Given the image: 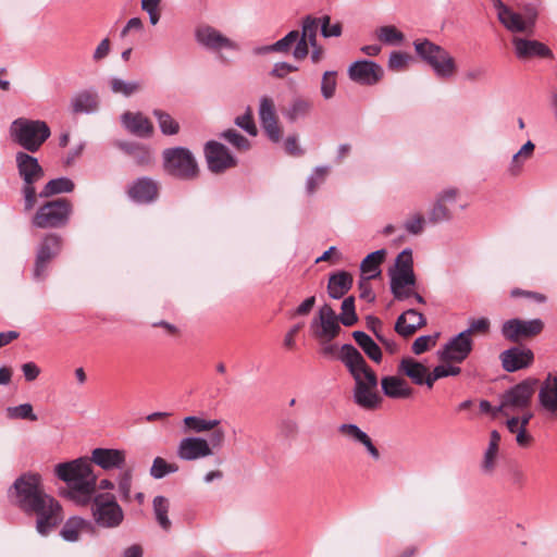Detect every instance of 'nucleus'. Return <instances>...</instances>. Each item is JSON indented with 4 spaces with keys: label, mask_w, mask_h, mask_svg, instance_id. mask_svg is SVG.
<instances>
[{
    "label": "nucleus",
    "mask_w": 557,
    "mask_h": 557,
    "mask_svg": "<svg viewBox=\"0 0 557 557\" xmlns=\"http://www.w3.org/2000/svg\"><path fill=\"white\" fill-rule=\"evenodd\" d=\"M36 183L37 182H23L21 187V194L24 202L23 211L25 213L30 212L35 208L37 199L40 198L39 193H37L35 187Z\"/></svg>",
    "instance_id": "46"
},
{
    "label": "nucleus",
    "mask_w": 557,
    "mask_h": 557,
    "mask_svg": "<svg viewBox=\"0 0 557 557\" xmlns=\"http://www.w3.org/2000/svg\"><path fill=\"white\" fill-rule=\"evenodd\" d=\"M159 189L157 181L148 176H141L128 184L126 195L137 205H150L158 199Z\"/></svg>",
    "instance_id": "12"
},
{
    "label": "nucleus",
    "mask_w": 557,
    "mask_h": 557,
    "mask_svg": "<svg viewBox=\"0 0 557 557\" xmlns=\"http://www.w3.org/2000/svg\"><path fill=\"white\" fill-rule=\"evenodd\" d=\"M339 360L355 380L354 403L366 410L376 409L382 403V397L376 391L379 380L361 352L354 345L344 344L341 347Z\"/></svg>",
    "instance_id": "2"
},
{
    "label": "nucleus",
    "mask_w": 557,
    "mask_h": 557,
    "mask_svg": "<svg viewBox=\"0 0 557 557\" xmlns=\"http://www.w3.org/2000/svg\"><path fill=\"white\" fill-rule=\"evenodd\" d=\"M152 114L157 119L160 131L163 135L172 136L180 132L178 122L174 120L168 112L160 109H154Z\"/></svg>",
    "instance_id": "39"
},
{
    "label": "nucleus",
    "mask_w": 557,
    "mask_h": 557,
    "mask_svg": "<svg viewBox=\"0 0 557 557\" xmlns=\"http://www.w3.org/2000/svg\"><path fill=\"white\" fill-rule=\"evenodd\" d=\"M258 113L261 126L267 133L268 137L272 141L278 143V125L276 121L275 106L273 99L268 96H263L260 99Z\"/></svg>",
    "instance_id": "23"
},
{
    "label": "nucleus",
    "mask_w": 557,
    "mask_h": 557,
    "mask_svg": "<svg viewBox=\"0 0 557 557\" xmlns=\"http://www.w3.org/2000/svg\"><path fill=\"white\" fill-rule=\"evenodd\" d=\"M512 45L515 54L519 60L553 57L552 50L545 44L535 39L513 37Z\"/></svg>",
    "instance_id": "20"
},
{
    "label": "nucleus",
    "mask_w": 557,
    "mask_h": 557,
    "mask_svg": "<svg viewBox=\"0 0 557 557\" xmlns=\"http://www.w3.org/2000/svg\"><path fill=\"white\" fill-rule=\"evenodd\" d=\"M473 349V342L466 336V333H458L453 336L437 351L438 359L443 362L461 363L465 361Z\"/></svg>",
    "instance_id": "11"
},
{
    "label": "nucleus",
    "mask_w": 557,
    "mask_h": 557,
    "mask_svg": "<svg viewBox=\"0 0 557 557\" xmlns=\"http://www.w3.org/2000/svg\"><path fill=\"white\" fill-rule=\"evenodd\" d=\"M339 321L345 326H351L358 321V317L355 310V298L352 296H349L343 300Z\"/></svg>",
    "instance_id": "49"
},
{
    "label": "nucleus",
    "mask_w": 557,
    "mask_h": 557,
    "mask_svg": "<svg viewBox=\"0 0 557 557\" xmlns=\"http://www.w3.org/2000/svg\"><path fill=\"white\" fill-rule=\"evenodd\" d=\"M13 503L26 515H35L36 529L47 535L62 521V507L45 492L41 475L26 472L21 474L10 488Z\"/></svg>",
    "instance_id": "1"
},
{
    "label": "nucleus",
    "mask_w": 557,
    "mask_h": 557,
    "mask_svg": "<svg viewBox=\"0 0 557 557\" xmlns=\"http://www.w3.org/2000/svg\"><path fill=\"white\" fill-rule=\"evenodd\" d=\"M409 57L400 51H393L388 58V67L391 70H401L408 63Z\"/></svg>",
    "instance_id": "63"
},
{
    "label": "nucleus",
    "mask_w": 557,
    "mask_h": 557,
    "mask_svg": "<svg viewBox=\"0 0 557 557\" xmlns=\"http://www.w3.org/2000/svg\"><path fill=\"white\" fill-rule=\"evenodd\" d=\"M349 78L360 85H375L383 76V69L371 60H358L348 67Z\"/></svg>",
    "instance_id": "15"
},
{
    "label": "nucleus",
    "mask_w": 557,
    "mask_h": 557,
    "mask_svg": "<svg viewBox=\"0 0 557 557\" xmlns=\"http://www.w3.org/2000/svg\"><path fill=\"white\" fill-rule=\"evenodd\" d=\"M494 8L497 11V17L499 22L510 32L522 33L530 26L528 22L522 18L519 13L513 12L508 5L502 0H496Z\"/></svg>",
    "instance_id": "26"
},
{
    "label": "nucleus",
    "mask_w": 557,
    "mask_h": 557,
    "mask_svg": "<svg viewBox=\"0 0 557 557\" xmlns=\"http://www.w3.org/2000/svg\"><path fill=\"white\" fill-rule=\"evenodd\" d=\"M220 424V420H206L197 416H188L184 418L185 432L202 433L210 431Z\"/></svg>",
    "instance_id": "41"
},
{
    "label": "nucleus",
    "mask_w": 557,
    "mask_h": 557,
    "mask_svg": "<svg viewBox=\"0 0 557 557\" xmlns=\"http://www.w3.org/2000/svg\"><path fill=\"white\" fill-rule=\"evenodd\" d=\"M537 383L536 379L528 377L513 385L500 396V404L495 411H502L504 416L524 411L530 407Z\"/></svg>",
    "instance_id": "7"
},
{
    "label": "nucleus",
    "mask_w": 557,
    "mask_h": 557,
    "mask_svg": "<svg viewBox=\"0 0 557 557\" xmlns=\"http://www.w3.org/2000/svg\"><path fill=\"white\" fill-rule=\"evenodd\" d=\"M164 171L176 178L193 180L198 165L193 153L184 147L168 148L162 153Z\"/></svg>",
    "instance_id": "8"
},
{
    "label": "nucleus",
    "mask_w": 557,
    "mask_h": 557,
    "mask_svg": "<svg viewBox=\"0 0 557 557\" xmlns=\"http://www.w3.org/2000/svg\"><path fill=\"white\" fill-rule=\"evenodd\" d=\"M436 337L431 335H422L414 339L412 343L411 349L414 355H421L428 351L432 345H435Z\"/></svg>",
    "instance_id": "58"
},
{
    "label": "nucleus",
    "mask_w": 557,
    "mask_h": 557,
    "mask_svg": "<svg viewBox=\"0 0 557 557\" xmlns=\"http://www.w3.org/2000/svg\"><path fill=\"white\" fill-rule=\"evenodd\" d=\"M534 148L535 145L531 140H528L520 150L512 156L508 168L510 174L517 175L521 171L523 162L532 156Z\"/></svg>",
    "instance_id": "42"
},
{
    "label": "nucleus",
    "mask_w": 557,
    "mask_h": 557,
    "mask_svg": "<svg viewBox=\"0 0 557 557\" xmlns=\"http://www.w3.org/2000/svg\"><path fill=\"white\" fill-rule=\"evenodd\" d=\"M98 106V94L91 90L79 91L71 99V110L74 114H89L96 112Z\"/></svg>",
    "instance_id": "31"
},
{
    "label": "nucleus",
    "mask_w": 557,
    "mask_h": 557,
    "mask_svg": "<svg viewBox=\"0 0 557 557\" xmlns=\"http://www.w3.org/2000/svg\"><path fill=\"white\" fill-rule=\"evenodd\" d=\"M413 271V259H412V250L410 248H405L395 260V270L394 271Z\"/></svg>",
    "instance_id": "57"
},
{
    "label": "nucleus",
    "mask_w": 557,
    "mask_h": 557,
    "mask_svg": "<svg viewBox=\"0 0 557 557\" xmlns=\"http://www.w3.org/2000/svg\"><path fill=\"white\" fill-rule=\"evenodd\" d=\"M352 337L363 352L374 362H381L382 350L380 346L363 331H354Z\"/></svg>",
    "instance_id": "36"
},
{
    "label": "nucleus",
    "mask_w": 557,
    "mask_h": 557,
    "mask_svg": "<svg viewBox=\"0 0 557 557\" xmlns=\"http://www.w3.org/2000/svg\"><path fill=\"white\" fill-rule=\"evenodd\" d=\"M543 329L544 323L541 319L521 320L513 318L503 323L500 333L505 339L517 343L521 338H530L540 334Z\"/></svg>",
    "instance_id": "10"
},
{
    "label": "nucleus",
    "mask_w": 557,
    "mask_h": 557,
    "mask_svg": "<svg viewBox=\"0 0 557 557\" xmlns=\"http://www.w3.org/2000/svg\"><path fill=\"white\" fill-rule=\"evenodd\" d=\"M234 122L248 135L256 136L258 134V129L253 120L252 109L250 107H247L245 113L237 116Z\"/></svg>",
    "instance_id": "53"
},
{
    "label": "nucleus",
    "mask_w": 557,
    "mask_h": 557,
    "mask_svg": "<svg viewBox=\"0 0 557 557\" xmlns=\"http://www.w3.org/2000/svg\"><path fill=\"white\" fill-rule=\"evenodd\" d=\"M490 320L487 318H479L470 321V325L467 330H463L462 333H466L468 338H471V335L475 332L487 333L490 330Z\"/></svg>",
    "instance_id": "60"
},
{
    "label": "nucleus",
    "mask_w": 557,
    "mask_h": 557,
    "mask_svg": "<svg viewBox=\"0 0 557 557\" xmlns=\"http://www.w3.org/2000/svg\"><path fill=\"white\" fill-rule=\"evenodd\" d=\"M176 454L180 459L190 461L212 455V448L206 438L189 436L181 440Z\"/></svg>",
    "instance_id": "18"
},
{
    "label": "nucleus",
    "mask_w": 557,
    "mask_h": 557,
    "mask_svg": "<svg viewBox=\"0 0 557 557\" xmlns=\"http://www.w3.org/2000/svg\"><path fill=\"white\" fill-rule=\"evenodd\" d=\"M426 325L425 317L416 309H408L404 311L395 322V332L403 336L409 337L413 335L417 330Z\"/></svg>",
    "instance_id": "24"
},
{
    "label": "nucleus",
    "mask_w": 557,
    "mask_h": 557,
    "mask_svg": "<svg viewBox=\"0 0 557 557\" xmlns=\"http://www.w3.org/2000/svg\"><path fill=\"white\" fill-rule=\"evenodd\" d=\"M205 156L208 168L213 173H222L237 164L235 157L219 141H208L205 146Z\"/></svg>",
    "instance_id": "13"
},
{
    "label": "nucleus",
    "mask_w": 557,
    "mask_h": 557,
    "mask_svg": "<svg viewBox=\"0 0 557 557\" xmlns=\"http://www.w3.org/2000/svg\"><path fill=\"white\" fill-rule=\"evenodd\" d=\"M376 36L381 42L391 46H398L405 39L404 34L393 25L381 26L377 28Z\"/></svg>",
    "instance_id": "43"
},
{
    "label": "nucleus",
    "mask_w": 557,
    "mask_h": 557,
    "mask_svg": "<svg viewBox=\"0 0 557 557\" xmlns=\"http://www.w3.org/2000/svg\"><path fill=\"white\" fill-rule=\"evenodd\" d=\"M196 40L203 47L210 50H220L223 48L236 50L238 46L236 42L231 40L221 34L218 29L212 26H202L196 30Z\"/></svg>",
    "instance_id": "21"
},
{
    "label": "nucleus",
    "mask_w": 557,
    "mask_h": 557,
    "mask_svg": "<svg viewBox=\"0 0 557 557\" xmlns=\"http://www.w3.org/2000/svg\"><path fill=\"white\" fill-rule=\"evenodd\" d=\"M75 188L74 182L65 176L50 180L39 191L40 198H50L60 194L72 193Z\"/></svg>",
    "instance_id": "35"
},
{
    "label": "nucleus",
    "mask_w": 557,
    "mask_h": 557,
    "mask_svg": "<svg viewBox=\"0 0 557 557\" xmlns=\"http://www.w3.org/2000/svg\"><path fill=\"white\" fill-rule=\"evenodd\" d=\"M90 463L94 462L103 470H123L126 455L124 450L114 448H95L91 451Z\"/></svg>",
    "instance_id": "22"
},
{
    "label": "nucleus",
    "mask_w": 557,
    "mask_h": 557,
    "mask_svg": "<svg viewBox=\"0 0 557 557\" xmlns=\"http://www.w3.org/2000/svg\"><path fill=\"white\" fill-rule=\"evenodd\" d=\"M132 157L136 165L141 168L150 165L153 159L150 149L144 145H139Z\"/></svg>",
    "instance_id": "59"
},
{
    "label": "nucleus",
    "mask_w": 557,
    "mask_h": 557,
    "mask_svg": "<svg viewBox=\"0 0 557 557\" xmlns=\"http://www.w3.org/2000/svg\"><path fill=\"white\" fill-rule=\"evenodd\" d=\"M96 531L94 522L81 517L69 518L61 530V536L67 542H75L79 534H94Z\"/></svg>",
    "instance_id": "28"
},
{
    "label": "nucleus",
    "mask_w": 557,
    "mask_h": 557,
    "mask_svg": "<svg viewBox=\"0 0 557 557\" xmlns=\"http://www.w3.org/2000/svg\"><path fill=\"white\" fill-rule=\"evenodd\" d=\"M426 223L428 219L418 212L414 213L411 218L407 219L404 222L403 227L408 234L418 236L423 233Z\"/></svg>",
    "instance_id": "52"
},
{
    "label": "nucleus",
    "mask_w": 557,
    "mask_h": 557,
    "mask_svg": "<svg viewBox=\"0 0 557 557\" xmlns=\"http://www.w3.org/2000/svg\"><path fill=\"white\" fill-rule=\"evenodd\" d=\"M497 453L498 447H495L493 444H488L481 465V469L484 474H492L494 472Z\"/></svg>",
    "instance_id": "56"
},
{
    "label": "nucleus",
    "mask_w": 557,
    "mask_h": 557,
    "mask_svg": "<svg viewBox=\"0 0 557 557\" xmlns=\"http://www.w3.org/2000/svg\"><path fill=\"white\" fill-rule=\"evenodd\" d=\"M371 278H367L364 276H360V280L358 282V288L360 290L359 297L368 302L375 301V294L369 283Z\"/></svg>",
    "instance_id": "62"
},
{
    "label": "nucleus",
    "mask_w": 557,
    "mask_h": 557,
    "mask_svg": "<svg viewBox=\"0 0 557 557\" xmlns=\"http://www.w3.org/2000/svg\"><path fill=\"white\" fill-rule=\"evenodd\" d=\"M63 239L58 234H47L39 243L36 256L48 262L58 257L62 250Z\"/></svg>",
    "instance_id": "32"
},
{
    "label": "nucleus",
    "mask_w": 557,
    "mask_h": 557,
    "mask_svg": "<svg viewBox=\"0 0 557 557\" xmlns=\"http://www.w3.org/2000/svg\"><path fill=\"white\" fill-rule=\"evenodd\" d=\"M123 126L133 135L141 138L150 137L153 133L152 123L140 112H125L122 114Z\"/></svg>",
    "instance_id": "25"
},
{
    "label": "nucleus",
    "mask_w": 557,
    "mask_h": 557,
    "mask_svg": "<svg viewBox=\"0 0 557 557\" xmlns=\"http://www.w3.org/2000/svg\"><path fill=\"white\" fill-rule=\"evenodd\" d=\"M152 509L159 527L165 532L170 531L172 528V522L168 516L170 510V500L162 495H158L152 500Z\"/></svg>",
    "instance_id": "38"
},
{
    "label": "nucleus",
    "mask_w": 557,
    "mask_h": 557,
    "mask_svg": "<svg viewBox=\"0 0 557 557\" xmlns=\"http://www.w3.org/2000/svg\"><path fill=\"white\" fill-rule=\"evenodd\" d=\"M451 219L453 214L449 209L444 203L435 199L428 213V223L436 225L438 223L448 222Z\"/></svg>",
    "instance_id": "44"
},
{
    "label": "nucleus",
    "mask_w": 557,
    "mask_h": 557,
    "mask_svg": "<svg viewBox=\"0 0 557 557\" xmlns=\"http://www.w3.org/2000/svg\"><path fill=\"white\" fill-rule=\"evenodd\" d=\"M413 48L417 57L432 69L436 78L448 81L457 73V62L444 47L428 38H418L413 41Z\"/></svg>",
    "instance_id": "4"
},
{
    "label": "nucleus",
    "mask_w": 557,
    "mask_h": 557,
    "mask_svg": "<svg viewBox=\"0 0 557 557\" xmlns=\"http://www.w3.org/2000/svg\"><path fill=\"white\" fill-rule=\"evenodd\" d=\"M311 108V100L302 97H296L284 110L283 114L289 122H296L298 120L305 119L309 114Z\"/></svg>",
    "instance_id": "37"
},
{
    "label": "nucleus",
    "mask_w": 557,
    "mask_h": 557,
    "mask_svg": "<svg viewBox=\"0 0 557 557\" xmlns=\"http://www.w3.org/2000/svg\"><path fill=\"white\" fill-rule=\"evenodd\" d=\"M94 521L97 525L106 529L117 528L123 519L124 512L111 493L94 494L90 500Z\"/></svg>",
    "instance_id": "9"
},
{
    "label": "nucleus",
    "mask_w": 557,
    "mask_h": 557,
    "mask_svg": "<svg viewBox=\"0 0 557 557\" xmlns=\"http://www.w3.org/2000/svg\"><path fill=\"white\" fill-rule=\"evenodd\" d=\"M352 275L347 271H337L330 275L327 294L333 299H341L352 287Z\"/></svg>",
    "instance_id": "30"
},
{
    "label": "nucleus",
    "mask_w": 557,
    "mask_h": 557,
    "mask_svg": "<svg viewBox=\"0 0 557 557\" xmlns=\"http://www.w3.org/2000/svg\"><path fill=\"white\" fill-rule=\"evenodd\" d=\"M398 372L408 376L414 384L422 385L424 384V375L428 369L421 362L408 357L401 359L398 366Z\"/></svg>",
    "instance_id": "34"
},
{
    "label": "nucleus",
    "mask_w": 557,
    "mask_h": 557,
    "mask_svg": "<svg viewBox=\"0 0 557 557\" xmlns=\"http://www.w3.org/2000/svg\"><path fill=\"white\" fill-rule=\"evenodd\" d=\"M330 170V165H319L312 170L306 181V191L308 195H313L317 189L325 182Z\"/></svg>",
    "instance_id": "40"
},
{
    "label": "nucleus",
    "mask_w": 557,
    "mask_h": 557,
    "mask_svg": "<svg viewBox=\"0 0 557 557\" xmlns=\"http://www.w3.org/2000/svg\"><path fill=\"white\" fill-rule=\"evenodd\" d=\"M385 256V249H379L367 255L360 263L361 276L372 280L379 277L381 275L380 265L384 261Z\"/></svg>",
    "instance_id": "33"
},
{
    "label": "nucleus",
    "mask_w": 557,
    "mask_h": 557,
    "mask_svg": "<svg viewBox=\"0 0 557 557\" xmlns=\"http://www.w3.org/2000/svg\"><path fill=\"white\" fill-rule=\"evenodd\" d=\"M73 214V203L67 198L48 200L38 207L32 218V225L36 228H63Z\"/></svg>",
    "instance_id": "6"
},
{
    "label": "nucleus",
    "mask_w": 557,
    "mask_h": 557,
    "mask_svg": "<svg viewBox=\"0 0 557 557\" xmlns=\"http://www.w3.org/2000/svg\"><path fill=\"white\" fill-rule=\"evenodd\" d=\"M499 360L503 369L512 373L529 368L534 361V354L530 348L512 346L500 352Z\"/></svg>",
    "instance_id": "16"
},
{
    "label": "nucleus",
    "mask_w": 557,
    "mask_h": 557,
    "mask_svg": "<svg viewBox=\"0 0 557 557\" xmlns=\"http://www.w3.org/2000/svg\"><path fill=\"white\" fill-rule=\"evenodd\" d=\"M391 288H405L416 285V274L413 271H391Z\"/></svg>",
    "instance_id": "45"
},
{
    "label": "nucleus",
    "mask_w": 557,
    "mask_h": 557,
    "mask_svg": "<svg viewBox=\"0 0 557 557\" xmlns=\"http://www.w3.org/2000/svg\"><path fill=\"white\" fill-rule=\"evenodd\" d=\"M133 473L131 469H125L119 474L117 484L121 499L131 502V487H132Z\"/></svg>",
    "instance_id": "54"
},
{
    "label": "nucleus",
    "mask_w": 557,
    "mask_h": 557,
    "mask_svg": "<svg viewBox=\"0 0 557 557\" xmlns=\"http://www.w3.org/2000/svg\"><path fill=\"white\" fill-rule=\"evenodd\" d=\"M55 476L65 482L69 496L79 505H88L97 490V475L88 458H77L58 463L54 467Z\"/></svg>",
    "instance_id": "3"
},
{
    "label": "nucleus",
    "mask_w": 557,
    "mask_h": 557,
    "mask_svg": "<svg viewBox=\"0 0 557 557\" xmlns=\"http://www.w3.org/2000/svg\"><path fill=\"white\" fill-rule=\"evenodd\" d=\"M7 416L9 419H23L29 421H37L38 419L34 413L33 406L28 403L15 407H8Z\"/></svg>",
    "instance_id": "51"
},
{
    "label": "nucleus",
    "mask_w": 557,
    "mask_h": 557,
    "mask_svg": "<svg viewBox=\"0 0 557 557\" xmlns=\"http://www.w3.org/2000/svg\"><path fill=\"white\" fill-rule=\"evenodd\" d=\"M339 317L329 306L323 305L319 310L318 319L311 322L313 334L319 338H326L327 341L334 339L341 332Z\"/></svg>",
    "instance_id": "14"
},
{
    "label": "nucleus",
    "mask_w": 557,
    "mask_h": 557,
    "mask_svg": "<svg viewBox=\"0 0 557 557\" xmlns=\"http://www.w3.org/2000/svg\"><path fill=\"white\" fill-rule=\"evenodd\" d=\"M539 403L546 412L557 417V376L547 375L539 392Z\"/></svg>",
    "instance_id": "27"
},
{
    "label": "nucleus",
    "mask_w": 557,
    "mask_h": 557,
    "mask_svg": "<svg viewBox=\"0 0 557 557\" xmlns=\"http://www.w3.org/2000/svg\"><path fill=\"white\" fill-rule=\"evenodd\" d=\"M337 86V72L325 71L321 79V95L324 99H331L334 97Z\"/></svg>",
    "instance_id": "50"
},
{
    "label": "nucleus",
    "mask_w": 557,
    "mask_h": 557,
    "mask_svg": "<svg viewBox=\"0 0 557 557\" xmlns=\"http://www.w3.org/2000/svg\"><path fill=\"white\" fill-rule=\"evenodd\" d=\"M220 137L239 151H246L250 148V141L234 128L224 131Z\"/></svg>",
    "instance_id": "47"
},
{
    "label": "nucleus",
    "mask_w": 557,
    "mask_h": 557,
    "mask_svg": "<svg viewBox=\"0 0 557 557\" xmlns=\"http://www.w3.org/2000/svg\"><path fill=\"white\" fill-rule=\"evenodd\" d=\"M110 86L112 92L123 95L124 97H129L140 89L138 82H125L117 77L111 78Z\"/></svg>",
    "instance_id": "48"
},
{
    "label": "nucleus",
    "mask_w": 557,
    "mask_h": 557,
    "mask_svg": "<svg viewBox=\"0 0 557 557\" xmlns=\"http://www.w3.org/2000/svg\"><path fill=\"white\" fill-rule=\"evenodd\" d=\"M319 20L312 15H306L301 22V37L293 50L297 60H302L308 54V47H315Z\"/></svg>",
    "instance_id": "17"
},
{
    "label": "nucleus",
    "mask_w": 557,
    "mask_h": 557,
    "mask_svg": "<svg viewBox=\"0 0 557 557\" xmlns=\"http://www.w3.org/2000/svg\"><path fill=\"white\" fill-rule=\"evenodd\" d=\"M284 149L286 153L292 157H300L304 154V149L299 146L298 139L295 135L288 136L284 141Z\"/></svg>",
    "instance_id": "64"
},
{
    "label": "nucleus",
    "mask_w": 557,
    "mask_h": 557,
    "mask_svg": "<svg viewBox=\"0 0 557 557\" xmlns=\"http://www.w3.org/2000/svg\"><path fill=\"white\" fill-rule=\"evenodd\" d=\"M11 139L25 151L37 152L51 136L46 121L27 117L15 119L9 128Z\"/></svg>",
    "instance_id": "5"
},
{
    "label": "nucleus",
    "mask_w": 557,
    "mask_h": 557,
    "mask_svg": "<svg viewBox=\"0 0 557 557\" xmlns=\"http://www.w3.org/2000/svg\"><path fill=\"white\" fill-rule=\"evenodd\" d=\"M381 387L385 396L394 399L408 398L413 393V389L404 379L395 375L383 376Z\"/></svg>",
    "instance_id": "29"
},
{
    "label": "nucleus",
    "mask_w": 557,
    "mask_h": 557,
    "mask_svg": "<svg viewBox=\"0 0 557 557\" xmlns=\"http://www.w3.org/2000/svg\"><path fill=\"white\" fill-rule=\"evenodd\" d=\"M49 264L50 262L36 256L33 269V278L37 282L46 280L48 276Z\"/></svg>",
    "instance_id": "61"
},
{
    "label": "nucleus",
    "mask_w": 557,
    "mask_h": 557,
    "mask_svg": "<svg viewBox=\"0 0 557 557\" xmlns=\"http://www.w3.org/2000/svg\"><path fill=\"white\" fill-rule=\"evenodd\" d=\"M15 163L18 176L23 182H39L45 176L44 168L38 159L27 151L15 153Z\"/></svg>",
    "instance_id": "19"
},
{
    "label": "nucleus",
    "mask_w": 557,
    "mask_h": 557,
    "mask_svg": "<svg viewBox=\"0 0 557 557\" xmlns=\"http://www.w3.org/2000/svg\"><path fill=\"white\" fill-rule=\"evenodd\" d=\"M338 431L360 444H363L369 437L364 431L354 423H343L338 426Z\"/></svg>",
    "instance_id": "55"
}]
</instances>
